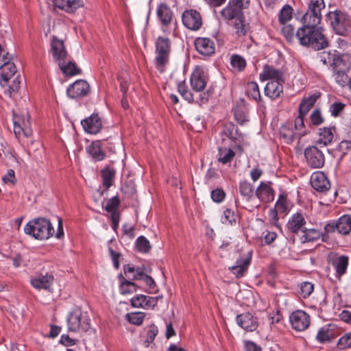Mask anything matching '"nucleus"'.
<instances>
[{
	"instance_id": "9b49d317",
	"label": "nucleus",
	"mask_w": 351,
	"mask_h": 351,
	"mask_svg": "<svg viewBox=\"0 0 351 351\" xmlns=\"http://www.w3.org/2000/svg\"><path fill=\"white\" fill-rule=\"evenodd\" d=\"M306 163L313 169H319L325 163L324 155L317 147L308 146L304 150Z\"/></svg>"
},
{
	"instance_id": "dca6fc26",
	"label": "nucleus",
	"mask_w": 351,
	"mask_h": 351,
	"mask_svg": "<svg viewBox=\"0 0 351 351\" xmlns=\"http://www.w3.org/2000/svg\"><path fill=\"white\" fill-rule=\"evenodd\" d=\"M90 87L86 81L78 80L67 88V95L72 99H77L86 96Z\"/></svg>"
},
{
	"instance_id": "f03ea898",
	"label": "nucleus",
	"mask_w": 351,
	"mask_h": 351,
	"mask_svg": "<svg viewBox=\"0 0 351 351\" xmlns=\"http://www.w3.org/2000/svg\"><path fill=\"white\" fill-rule=\"evenodd\" d=\"M295 36L300 45L315 50L322 49L328 45L326 36L315 27L303 25L298 29Z\"/></svg>"
},
{
	"instance_id": "9d476101",
	"label": "nucleus",
	"mask_w": 351,
	"mask_h": 351,
	"mask_svg": "<svg viewBox=\"0 0 351 351\" xmlns=\"http://www.w3.org/2000/svg\"><path fill=\"white\" fill-rule=\"evenodd\" d=\"M156 15L161 28L165 33H169V27L173 21V13L165 3H160L156 9Z\"/></svg>"
},
{
	"instance_id": "c9c22d12",
	"label": "nucleus",
	"mask_w": 351,
	"mask_h": 351,
	"mask_svg": "<svg viewBox=\"0 0 351 351\" xmlns=\"http://www.w3.org/2000/svg\"><path fill=\"white\" fill-rule=\"evenodd\" d=\"M322 20V14H317V13L307 10L304 14L302 21L304 26L317 27Z\"/></svg>"
},
{
	"instance_id": "69168bd1",
	"label": "nucleus",
	"mask_w": 351,
	"mask_h": 351,
	"mask_svg": "<svg viewBox=\"0 0 351 351\" xmlns=\"http://www.w3.org/2000/svg\"><path fill=\"white\" fill-rule=\"evenodd\" d=\"M311 121L315 125H319L324 122V119L319 110H315L311 114Z\"/></svg>"
},
{
	"instance_id": "aec40b11",
	"label": "nucleus",
	"mask_w": 351,
	"mask_h": 351,
	"mask_svg": "<svg viewBox=\"0 0 351 351\" xmlns=\"http://www.w3.org/2000/svg\"><path fill=\"white\" fill-rule=\"evenodd\" d=\"M270 183L261 182L255 191V196L263 203H269L274 199L275 193Z\"/></svg>"
},
{
	"instance_id": "2f4dec72",
	"label": "nucleus",
	"mask_w": 351,
	"mask_h": 351,
	"mask_svg": "<svg viewBox=\"0 0 351 351\" xmlns=\"http://www.w3.org/2000/svg\"><path fill=\"white\" fill-rule=\"evenodd\" d=\"M58 66L62 72L66 75L73 76L81 73V69L77 68L73 61H66V58L58 61Z\"/></svg>"
},
{
	"instance_id": "052dcab7",
	"label": "nucleus",
	"mask_w": 351,
	"mask_h": 351,
	"mask_svg": "<svg viewBox=\"0 0 351 351\" xmlns=\"http://www.w3.org/2000/svg\"><path fill=\"white\" fill-rule=\"evenodd\" d=\"M337 347L341 350L351 348V332L343 335L338 341Z\"/></svg>"
},
{
	"instance_id": "6e6d98bb",
	"label": "nucleus",
	"mask_w": 351,
	"mask_h": 351,
	"mask_svg": "<svg viewBox=\"0 0 351 351\" xmlns=\"http://www.w3.org/2000/svg\"><path fill=\"white\" fill-rule=\"evenodd\" d=\"M221 222L226 225H232L236 222V215L234 212L230 208L224 210L223 215L221 217Z\"/></svg>"
},
{
	"instance_id": "7ed1b4c3",
	"label": "nucleus",
	"mask_w": 351,
	"mask_h": 351,
	"mask_svg": "<svg viewBox=\"0 0 351 351\" xmlns=\"http://www.w3.org/2000/svg\"><path fill=\"white\" fill-rule=\"evenodd\" d=\"M1 77L0 84L1 86H5L8 81L16 75L11 84L8 86V93L11 97L18 93L20 89L22 77L20 74H17V69L15 64L10 60L0 64Z\"/></svg>"
},
{
	"instance_id": "bb28decb",
	"label": "nucleus",
	"mask_w": 351,
	"mask_h": 351,
	"mask_svg": "<svg viewBox=\"0 0 351 351\" xmlns=\"http://www.w3.org/2000/svg\"><path fill=\"white\" fill-rule=\"evenodd\" d=\"M222 141L224 142L226 138L231 141H240L243 138V135L239 132L237 127L232 123H228L225 125L221 132Z\"/></svg>"
},
{
	"instance_id": "a878e982",
	"label": "nucleus",
	"mask_w": 351,
	"mask_h": 351,
	"mask_svg": "<svg viewBox=\"0 0 351 351\" xmlns=\"http://www.w3.org/2000/svg\"><path fill=\"white\" fill-rule=\"evenodd\" d=\"M81 124L86 132L94 134H97L102 126L101 119L97 114H93L89 117L83 119Z\"/></svg>"
},
{
	"instance_id": "de8ad7c7",
	"label": "nucleus",
	"mask_w": 351,
	"mask_h": 351,
	"mask_svg": "<svg viewBox=\"0 0 351 351\" xmlns=\"http://www.w3.org/2000/svg\"><path fill=\"white\" fill-rule=\"evenodd\" d=\"M232 66L238 71H242L246 66L245 60L241 56L234 54L230 57Z\"/></svg>"
},
{
	"instance_id": "f704fd0d",
	"label": "nucleus",
	"mask_w": 351,
	"mask_h": 351,
	"mask_svg": "<svg viewBox=\"0 0 351 351\" xmlns=\"http://www.w3.org/2000/svg\"><path fill=\"white\" fill-rule=\"evenodd\" d=\"M280 134L285 141L288 144L291 143L295 138L300 139V137L303 136V134L294 132L291 125L282 126L280 129Z\"/></svg>"
},
{
	"instance_id": "4d7b16f0",
	"label": "nucleus",
	"mask_w": 351,
	"mask_h": 351,
	"mask_svg": "<svg viewBox=\"0 0 351 351\" xmlns=\"http://www.w3.org/2000/svg\"><path fill=\"white\" fill-rule=\"evenodd\" d=\"M128 320L135 325H141L145 318V313L141 312H135L128 313L126 315Z\"/></svg>"
},
{
	"instance_id": "4be33fe9",
	"label": "nucleus",
	"mask_w": 351,
	"mask_h": 351,
	"mask_svg": "<svg viewBox=\"0 0 351 351\" xmlns=\"http://www.w3.org/2000/svg\"><path fill=\"white\" fill-rule=\"evenodd\" d=\"M237 324L247 332H253L258 327V321L250 313H244L237 316Z\"/></svg>"
},
{
	"instance_id": "423d86ee",
	"label": "nucleus",
	"mask_w": 351,
	"mask_h": 351,
	"mask_svg": "<svg viewBox=\"0 0 351 351\" xmlns=\"http://www.w3.org/2000/svg\"><path fill=\"white\" fill-rule=\"evenodd\" d=\"M327 16L337 34L346 36L351 33V17L347 13L337 10L328 12Z\"/></svg>"
},
{
	"instance_id": "5701e85b",
	"label": "nucleus",
	"mask_w": 351,
	"mask_h": 351,
	"mask_svg": "<svg viewBox=\"0 0 351 351\" xmlns=\"http://www.w3.org/2000/svg\"><path fill=\"white\" fill-rule=\"evenodd\" d=\"M312 187L319 191L325 192L330 189V184L326 175L322 171L314 172L311 177Z\"/></svg>"
},
{
	"instance_id": "a18cd8bd",
	"label": "nucleus",
	"mask_w": 351,
	"mask_h": 351,
	"mask_svg": "<svg viewBox=\"0 0 351 351\" xmlns=\"http://www.w3.org/2000/svg\"><path fill=\"white\" fill-rule=\"evenodd\" d=\"M293 8L289 5H285L280 10L278 14L279 22L282 25H285L292 19Z\"/></svg>"
},
{
	"instance_id": "e433bc0d",
	"label": "nucleus",
	"mask_w": 351,
	"mask_h": 351,
	"mask_svg": "<svg viewBox=\"0 0 351 351\" xmlns=\"http://www.w3.org/2000/svg\"><path fill=\"white\" fill-rule=\"evenodd\" d=\"M235 156V152L230 148L219 146L217 160L222 164L230 162Z\"/></svg>"
},
{
	"instance_id": "c85d7f7f",
	"label": "nucleus",
	"mask_w": 351,
	"mask_h": 351,
	"mask_svg": "<svg viewBox=\"0 0 351 351\" xmlns=\"http://www.w3.org/2000/svg\"><path fill=\"white\" fill-rule=\"evenodd\" d=\"M45 295L49 297L51 300H55L60 296V288L51 275H45Z\"/></svg>"
},
{
	"instance_id": "72a5a7b5",
	"label": "nucleus",
	"mask_w": 351,
	"mask_h": 351,
	"mask_svg": "<svg viewBox=\"0 0 351 351\" xmlns=\"http://www.w3.org/2000/svg\"><path fill=\"white\" fill-rule=\"evenodd\" d=\"M239 193L243 199L246 202H250L254 198L255 192L252 184L247 181H243L239 183Z\"/></svg>"
},
{
	"instance_id": "0e129e2a",
	"label": "nucleus",
	"mask_w": 351,
	"mask_h": 351,
	"mask_svg": "<svg viewBox=\"0 0 351 351\" xmlns=\"http://www.w3.org/2000/svg\"><path fill=\"white\" fill-rule=\"evenodd\" d=\"M226 193L221 189H217L211 191V198L217 203L221 202L225 198Z\"/></svg>"
},
{
	"instance_id": "cd10ccee",
	"label": "nucleus",
	"mask_w": 351,
	"mask_h": 351,
	"mask_svg": "<svg viewBox=\"0 0 351 351\" xmlns=\"http://www.w3.org/2000/svg\"><path fill=\"white\" fill-rule=\"evenodd\" d=\"M285 81L271 80L265 88V94L271 99L278 98L283 92L282 83Z\"/></svg>"
},
{
	"instance_id": "09e8293b",
	"label": "nucleus",
	"mask_w": 351,
	"mask_h": 351,
	"mask_svg": "<svg viewBox=\"0 0 351 351\" xmlns=\"http://www.w3.org/2000/svg\"><path fill=\"white\" fill-rule=\"evenodd\" d=\"M274 208L280 213H285L289 210V203L286 195L280 194L279 195Z\"/></svg>"
},
{
	"instance_id": "680f3d73",
	"label": "nucleus",
	"mask_w": 351,
	"mask_h": 351,
	"mask_svg": "<svg viewBox=\"0 0 351 351\" xmlns=\"http://www.w3.org/2000/svg\"><path fill=\"white\" fill-rule=\"evenodd\" d=\"M66 12H73L77 8L82 6V0H66Z\"/></svg>"
},
{
	"instance_id": "4468645a",
	"label": "nucleus",
	"mask_w": 351,
	"mask_h": 351,
	"mask_svg": "<svg viewBox=\"0 0 351 351\" xmlns=\"http://www.w3.org/2000/svg\"><path fill=\"white\" fill-rule=\"evenodd\" d=\"M182 23L184 25L191 30H198L202 25V16L197 10H186L182 15Z\"/></svg>"
},
{
	"instance_id": "338daca9",
	"label": "nucleus",
	"mask_w": 351,
	"mask_h": 351,
	"mask_svg": "<svg viewBox=\"0 0 351 351\" xmlns=\"http://www.w3.org/2000/svg\"><path fill=\"white\" fill-rule=\"evenodd\" d=\"M345 105L342 103H334L330 106V112L333 117H337L340 115Z\"/></svg>"
},
{
	"instance_id": "37998d69",
	"label": "nucleus",
	"mask_w": 351,
	"mask_h": 351,
	"mask_svg": "<svg viewBox=\"0 0 351 351\" xmlns=\"http://www.w3.org/2000/svg\"><path fill=\"white\" fill-rule=\"evenodd\" d=\"M88 152L95 160L100 161L104 158L105 154L101 149L100 141L93 142L88 147Z\"/></svg>"
},
{
	"instance_id": "b1692460",
	"label": "nucleus",
	"mask_w": 351,
	"mask_h": 351,
	"mask_svg": "<svg viewBox=\"0 0 351 351\" xmlns=\"http://www.w3.org/2000/svg\"><path fill=\"white\" fill-rule=\"evenodd\" d=\"M251 258V252H249L246 256H240L237 260L235 265L230 267L237 278H241L245 274L250 264Z\"/></svg>"
},
{
	"instance_id": "473e14b6",
	"label": "nucleus",
	"mask_w": 351,
	"mask_h": 351,
	"mask_svg": "<svg viewBox=\"0 0 351 351\" xmlns=\"http://www.w3.org/2000/svg\"><path fill=\"white\" fill-rule=\"evenodd\" d=\"M323 235L324 232H320L318 230L315 228H307L302 233V235L300 237V241L302 243H308V242H313L318 240L319 238L322 239L323 241Z\"/></svg>"
},
{
	"instance_id": "393cba45",
	"label": "nucleus",
	"mask_w": 351,
	"mask_h": 351,
	"mask_svg": "<svg viewBox=\"0 0 351 351\" xmlns=\"http://www.w3.org/2000/svg\"><path fill=\"white\" fill-rule=\"evenodd\" d=\"M158 297L137 295L130 300L131 305L135 308H153L158 302Z\"/></svg>"
},
{
	"instance_id": "a211bd4d",
	"label": "nucleus",
	"mask_w": 351,
	"mask_h": 351,
	"mask_svg": "<svg viewBox=\"0 0 351 351\" xmlns=\"http://www.w3.org/2000/svg\"><path fill=\"white\" fill-rule=\"evenodd\" d=\"M196 50L202 56H210L215 53V44L208 38L199 37L194 42Z\"/></svg>"
},
{
	"instance_id": "412c9836",
	"label": "nucleus",
	"mask_w": 351,
	"mask_h": 351,
	"mask_svg": "<svg viewBox=\"0 0 351 351\" xmlns=\"http://www.w3.org/2000/svg\"><path fill=\"white\" fill-rule=\"evenodd\" d=\"M45 225L47 226V237L45 239H49L54 235V226H58L57 232L55 234L56 238L61 239L64 236V230L62 221L60 217L56 215H53L51 219H45Z\"/></svg>"
},
{
	"instance_id": "864d4df0",
	"label": "nucleus",
	"mask_w": 351,
	"mask_h": 351,
	"mask_svg": "<svg viewBox=\"0 0 351 351\" xmlns=\"http://www.w3.org/2000/svg\"><path fill=\"white\" fill-rule=\"evenodd\" d=\"M324 8L325 3L324 0H310L308 10L317 14H322V10Z\"/></svg>"
},
{
	"instance_id": "6e6552de",
	"label": "nucleus",
	"mask_w": 351,
	"mask_h": 351,
	"mask_svg": "<svg viewBox=\"0 0 351 351\" xmlns=\"http://www.w3.org/2000/svg\"><path fill=\"white\" fill-rule=\"evenodd\" d=\"M220 14L225 21L234 20L233 26L235 29V33L238 36H243L247 34L248 25L245 23V16L243 11H236L231 7H225L221 10Z\"/></svg>"
},
{
	"instance_id": "79ce46f5",
	"label": "nucleus",
	"mask_w": 351,
	"mask_h": 351,
	"mask_svg": "<svg viewBox=\"0 0 351 351\" xmlns=\"http://www.w3.org/2000/svg\"><path fill=\"white\" fill-rule=\"evenodd\" d=\"M178 90L181 96L188 102H198L197 99L195 97V95L188 89L185 81H182L178 83Z\"/></svg>"
},
{
	"instance_id": "1a4fd4ad",
	"label": "nucleus",
	"mask_w": 351,
	"mask_h": 351,
	"mask_svg": "<svg viewBox=\"0 0 351 351\" xmlns=\"http://www.w3.org/2000/svg\"><path fill=\"white\" fill-rule=\"evenodd\" d=\"M14 132L16 138L27 137L31 135L29 117L26 114H13Z\"/></svg>"
},
{
	"instance_id": "5fc2aeb1",
	"label": "nucleus",
	"mask_w": 351,
	"mask_h": 351,
	"mask_svg": "<svg viewBox=\"0 0 351 351\" xmlns=\"http://www.w3.org/2000/svg\"><path fill=\"white\" fill-rule=\"evenodd\" d=\"M331 331L326 327L321 328L316 336V339L321 343L330 341Z\"/></svg>"
},
{
	"instance_id": "3c124183",
	"label": "nucleus",
	"mask_w": 351,
	"mask_h": 351,
	"mask_svg": "<svg viewBox=\"0 0 351 351\" xmlns=\"http://www.w3.org/2000/svg\"><path fill=\"white\" fill-rule=\"evenodd\" d=\"M250 4V0H230L226 7H231L236 11H242L247 9Z\"/></svg>"
},
{
	"instance_id": "f8f14e48",
	"label": "nucleus",
	"mask_w": 351,
	"mask_h": 351,
	"mask_svg": "<svg viewBox=\"0 0 351 351\" xmlns=\"http://www.w3.org/2000/svg\"><path fill=\"white\" fill-rule=\"evenodd\" d=\"M208 77L201 67H196L191 75L190 83L192 90L195 93L203 91L208 83Z\"/></svg>"
},
{
	"instance_id": "f257e3e1",
	"label": "nucleus",
	"mask_w": 351,
	"mask_h": 351,
	"mask_svg": "<svg viewBox=\"0 0 351 351\" xmlns=\"http://www.w3.org/2000/svg\"><path fill=\"white\" fill-rule=\"evenodd\" d=\"M320 60L324 64H329L332 67L334 79L339 86L343 87L348 84V72L351 68V63L347 56L336 50L324 51L320 55Z\"/></svg>"
},
{
	"instance_id": "bf43d9fd",
	"label": "nucleus",
	"mask_w": 351,
	"mask_h": 351,
	"mask_svg": "<svg viewBox=\"0 0 351 351\" xmlns=\"http://www.w3.org/2000/svg\"><path fill=\"white\" fill-rule=\"evenodd\" d=\"M120 289L121 294H130L136 291V285L131 281L125 280L121 283Z\"/></svg>"
},
{
	"instance_id": "49530a36",
	"label": "nucleus",
	"mask_w": 351,
	"mask_h": 351,
	"mask_svg": "<svg viewBox=\"0 0 351 351\" xmlns=\"http://www.w3.org/2000/svg\"><path fill=\"white\" fill-rule=\"evenodd\" d=\"M247 95L250 96L254 101L258 102L261 99L258 84L255 82H249L247 85Z\"/></svg>"
},
{
	"instance_id": "ddd939ff",
	"label": "nucleus",
	"mask_w": 351,
	"mask_h": 351,
	"mask_svg": "<svg viewBox=\"0 0 351 351\" xmlns=\"http://www.w3.org/2000/svg\"><path fill=\"white\" fill-rule=\"evenodd\" d=\"M306 221L302 212L293 213L289 219L286 227L289 232L297 234L302 233L305 230Z\"/></svg>"
},
{
	"instance_id": "39448f33",
	"label": "nucleus",
	"mask_w": 351,
	"mask_h": 351,
	"mask_svg": "<svg viewBox=\"0 0 351 351\" xmlns=\"http://www.w3.org/2000/svg\"><path fill=\"white\" fill-rule=\"evenodd\" d=\"M336 232L343 236L348 235L350 233L351 215H344L337 221H328L324 227L323 242H328L330 235Z\"/></svg>"
},
{
	"instance_id": "e2e57ef3",
	"label": "nucleus",
	"mask_w": 351,
	"mask_h": 351,
	"mask_svg": "<svg viewBox=\"0 0 351 351\" xmlns=\"http://www.w3.org/2000/svg\"><path fill=\"white\" fill-rule=\"evenodd\" d=\"M158 332V327L156 325L152 324L149 326L148 331H147V339L145 341V343H147L146 344L147 347H148L149 344L154 340Z\"/></svg>"
},
{
	"instance_id": "8fccbe9b",
	"label": "nucleus",
	"mask_w": 351,
	"mask_h": 351,
	"mask_svg": "<svg viewBox=\"0 0 351 351\" xmlns=\"http://www.w3.org/2000/svg\"><path fill=\"white\" fill-rule=\"evenodd\" d=\"M136 247L140 252L147 253L151 249V245L144 236H140L136 241Z\"/></svg>"
},
{
	"instance_id": "20e7f679",
	"label": "nucleus",
	"mask_w": 351,
	"mask_h": 351,
	"mask_svg": "<svg viewBox=\"0 0 351 351\" xmlns=\"http://www.w3.org/2000/svg\"><path fill=\"white\" fill-rule=\"evenodd\" d=\"M66 321L70 332L84 333L92 330L90 317L80 308H77L70 312Z\"/></svg>"
},
{
	"instance_id": "7c9ffc66",
	"label": "nucleus",
	"mask_w": 351,
	"mask_h": 351,
	"mask_svg": "<svg viewBox=\"0 0 351 351\" xmlns=\"http://www.w3.org/2000/svg\"><path fill=\"white\" fill-rule=\"evenodd\" d=\"M51 47L53 56L58 62L66 58L67 52L65 49L63 40H59L56 36H53L51 40Z\"/></svg>"
},
{
	"instance_id": "a19ab883",
	"label": "nucleus",
	"mask_w": 351,
	"mask_h": 351,
	"mask_svg": "<svg viewBox=\"0 0 351 351\" xmlns=\"http://www.w3.org/2000/svg\"><path fill=\"white\" fill-rule=\"evenodd\" d=\"M102 177V184L106 189H109L112 185L114 180L115 171L110 169L109 167H106L101 171Z\"/></svg>"
},
{
	"instance_id": "c756f323",
	"label": "nucleus",
	"mask_w": 351,
	"mask_h": 351,
	"mask_svg": "<svg viewBox=\"0 0 351 351\" xmlns=\"http://www.w3.org/2000/svg\"><path fill=\"white\" fill-rule=\"evenodd\" d=\"M260 79L262 81L268 80L285 81L284 74L281 71L267 64L264 66L263 72L260 74Z\"/></svg>"
},
{
	"instance_id": "c03bdc74",
	"label": "nucleus",
	"mask_w": 351,
	"mask_h": 351,
	"mask_svg": "<svg viewBox=\"0 0 351 351\" xmlns=\"http://www.w3.org/2000/svg\"><path fill=\"white\" fill-rule=\"evenodd\" d=\"M335 130V128H323L319 129V141L321 143H323L324 145H327L330 144L334 138L333 132Z\"/></svg>"
},
{
	"instance_id": "6ab92c4d",
	"label": "nucleus",
	"mask_w": 351,
	"mask_h": 351,
	"mask_svg": "<svg viewBox=\"0 0 351 351\" xmlns=\"http://www.w3.org/2000/svg\"><path fill=\"white\" fill-rule=\"evenodd\" d=\"M232 111L234 119L239 125H243L250 121L248 108L244 99L237 101Z\"/></svg>"
},
{
	"instance_id": "f3484780",
	"label": "nucleus",
	"mask_w": 351,
	"mask_h": 351,
	"mask_svg": "<svg viewBox=\"0 0 351 351\" xmlns=\"http://www.w3.org/2000/svg\"><path fill=\"white\" fill-rule=\"evenodd\" d=\"M44 218L39 217L29 221L24 228V232L36 239H43L44 234Z\"/></svg>"
},
{
	"instance_id": "774afa93",
	"label": "nucleus",
	"mask_w": 351,
	"mask_h": 351,
	"mask_svg": "<svg viewBox=\"0 0 351 351\" xmlns=\"http://www.w3.org/2000/svg\"><path fill=\"white\" fill-rule=\"evenodd\" d=\"M31 285L36 289H44V276L34 277L31 279Z\"/></svg>"
},
{
	"instance_id": "ea45409f",
	"label": "nucleus",
	"mask_w": 351,
	"mask_h": 351,
	"mask_svg": "<svg viewBox=\"0 0 351 351\" xmlns=\"http://www.w3.org/2000/svg\"><path fill=\"white\" fill-rule=\"evenodd\" d=\"M317 98L318 96L315 94L304 98L300 104L299 113L301 115H306L314 106Z\"/></svg>"
},
{
	"instance_id": "0eeeda50",
	"label": "nucleus",
	"mask_w": 351,
	"mask_h": 351,
	"mask_svg": "<svg viewBox=\"0 0 351 351\" xmlns=\"http://www.w3.org/2000/svg\"><path fill=\"white\" fill-rule=\"evenodd\" d=\"M155 64L156 69L163 73L169 63L171 41L168 38L158 37L156 41Z\"/></svg>"
},
{
	"instance_id": "2eb2a0df",
	"label": "nucleus",
	"mask_w": 351,
	"mask_h": 351,
	"mask_svg": "<svg viewBox=\"0 0 351 351\" xmlns=\"http://www.w3.org/2000/svg\"><path fill=\"white\" fill-rule=\"evenodd\" d=\"M289 321L294 330L302 331L309 326L310 317L304 311L298 310L290 315Z\"/></svg>"
},
{
	"instance_id": "603ef678",
	"label": "nucleus",
	"mask_w": 351,
	"mask_h": 351,
	"mask_svg": "<svg viewBox=\"0 0 351 351\" xmlns=\"http://www.w3.org/2000/svg\"><path fill=\"white\" fill-rule=\"evenodd\" d=\"M314 286L311 282H303L300 285L298 293L303 298H308L313 291Z\"/></svg>"
},
{
	"instance_id": "4c0bfd02",
	"label": "nucleus",
	"mask_w": 351,
	"mask_h": 351,
	"mask_svg": "<svg viewBox=\"0 0 351 351\" xmlns=\"http://www.w3.org/2000/svg\"><path fill=\"white\" fill-rule=\"evenodd\" d=\"M119 206L120 199L117 195L110 199H105L102 202L103 208H104L108 213H110V215H113L114 213H119Z\"/></svg>"
},
{
	"instance_id": "13d9d810",
	"label": "nucleus",
	"mask_w": 351,
	"mask_h": 351,
	"mask_svg": "<svg viewBox=\"0 0 351 351\" xmlns=\"http://www.w3.org/2000/svg\"><path fill=\"white\" fill-rule=\"evenodd\" d=\"M282 33L285 37L286 40L290 43H293L295 38H296L294 28L291 25H284L283 27L282 28Z\"/></svg>"
},
{
	"instance_id": "58836bf2",
	"label": "nucleus",
	"mask_w": 351,
	"mask_h": 351,
	"mask_svg": "<svg viewBox=\"0 0 351 351\" xmlns=\"http://www.w3.org/2000/svg\"><path fill=\"white\" fill-rule=\"evenodd\" d=\"M333 265L335 267L336 276L340 278L346 272L348 265V257L340 256L333 262Z\"/></svg>"
}]
</instances>
